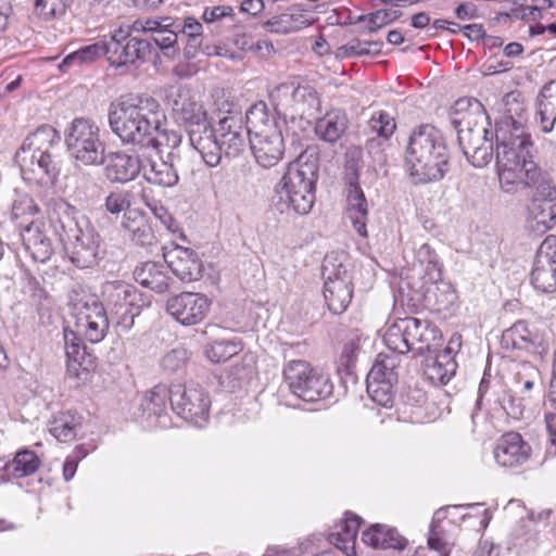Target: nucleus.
<instances>
[{"mask_svg": "<svg viewBox=\"0 0 556 556\" xmlns=\"http://www.w3.org/2000/svg\"><path fill=\"white\" fill-rule=\"evenodd\" d=\"M102 301L84 288L74 289L70 296L72 315L80 332L91 343L101 342L110 318L123 331H129L150 300L135 286L122 281H105L101 287Z\"/></svg>", "mask_w": 556, "mask_h": 556, "instance_id": "nucleus-1", "label": "nucleus"}, {"mask_svg": "<svg viewBox=\"0 0 556 556\" xmlns=\"http://www.w3.org/2000/svg\"><path fill=\"white\" fill-rule=\"evenodd\" d=\"M48 218L64 244L70 261L78 268H91L104 256L102 239L90 219L63 199L48 203Z\"/></svg>", "mask_w": 556, "mask_h": 556, "instance_id": "nucleus-2", "label": "nucleus"}, {"mask_svg": "<svg viewBox=\"0 0 556 556\" xmlns=\"http://www.w3.org/2000/svg\"><path fill=\"white\" fill-rule=\"evenodd\" d=\"M109 125L123 144L143 148L153 131L163 126L166 116L152 97L128 94L113 101L109 108Z\"/></svg>", "mask_w": 556, "mask_h": 556, "instance_id": "nucleus-3", "label": "nucleus"}, {"mask_svg": "<svg viewBox=\"0 0 556 556\" xmlns=\"http://www.w3.org/2000/svg\"><path fill=\"white\" fill-rule=\"evenodd\" d=\"M533 143L529 134L495 132L494 155L500 187L511 193L519 187H531L542 173L533 161Z\"/></svg>", "mask_w": 556, "mask_h": 556, "instance_id": "nucleus-4", "label": "nucleus"}, {"mask_svg": "<svg viewBox=\"0 0 556 556\" xmlns=\"http://www.w3.org/2000/svg\"><path fill=\"white\" fill-rule=\"evenodd\" d=\"M448 149L437 127L425 124L409 135L405 150V164L415 184L441 180L448 167Z\"/></svg>", "mask_w": 556, "mask_h": 556, "instance_id": "nucleus-5", "label": "nucleus"}, {"mask_svg": "<svg viewBox=\"0 0 556 556\" xmlns=\"http://www.w3.org/2000/svg\"><path fill=\"white\" fill-rule=\"evenodd\" d=\"M61 141L59 131L43 125L30 134L15 153V162L25 180L41 187L55 185L61 173L59 156L54 148Z\"/></svg>", "mask_w": 556, "mask_h": 556, "instance_id": "nucleus-6", "label": "nucleus"}, {"mask_svg": "<svg viewBox=\"0 0 556 556\" xmlns=\"http://www.w3.org/2000/svg\"><path fill=\"white\" fill-rule=\"evenodd\" d=\"M467 106H470L468 111L460 117H452L451 122L457 131L458 144L467 161L472 166L482 168L493 159L495 130H492L489 117L480 103L472 105L466 99L455 103L456 112Z\"/></svg>", "mask_w": 556, "mask_h": 556, "instance_id": "nucleus-7", "label": "nucleus"}, {"mask_svg": "<svg viewBox=\"0 0 556 556\" xmlns=\"http://www.w3.org/2000/svg\"><path fill=\"white\" fill-rule=\"evenodd\" d=\"M318 178L316 162H291L275 186L271 206L280 214L306 215L315 202V184Z\"/></svg>", "mask_w": 556, "mask_h": 556, "instance_id": "nucleus-8", "label": "nucleus"}, {"mask_svg": "<svg viewBox=\"0 0 556 556\" xmlns=\"http://www.w3.org/2000/svg\"><path fill=\"white\" fill-rule=\"evenodd\" d=\"M249 141L258 165L270 168L285 153V142L276 114L264 101L254 103L245 114Z\"/></svg>", "mask_w": 556, "mask_h": 556, "instance_id": "nucleus-9", "label": "nucleus"}, {"mask_svg": "<svg viewBox=\"0 0 556 556\" xmlns=\"http://www.w3.org/2000/svg\"><path fill=\"white\" fill-rule=\"evenodd\" d=\"M166 101L173 117L186 130L190 144L205 150L210 159L214 156L215 146L210 138L211 125L207 111L195 94L185 86H172L166 92Z\"/></svg>", "mask_w": 556, "mask_h": 556, "instance_id": "nucleus-10", "label": "nucleus"}, {"mask_svg": "<svg viewBox=\"0 0 556 556\" xmlns=\"http://www.w3.org/2000/svg\"><path fill=\"white\" fill-rule=\"evenodd\" d=\"M131 31V27L118 28L103 37L104 55L110 65L121 74L138 70L152 50L149 40L132 36Z\"/></svg>", "mask_w": 556, "mask_h": 556, "instance_id": "nucleus-11", "label": "nucleus"}, {"mask_svg": "<svg viewBox=\"0 0 556 556\" xmlns=\"http://www.w3.org/2000/svg\"><path fill=\"white\" fill-rule=\"evenodd\" d=\"M211 135L207 136L212 144L215 146L214 156L210 159L205 150L197 147L204 163L210 167L217 166L223 156H237L245 147L248 126H243V119L240 112L230 111L222 117L216 127L211 125Z\"/></svg>", "mask_w": 556, "mask_h": 556, "instance_id": "nucleus-12", "label": "nucleus"}, {"mask_svg": "<svg viewBox=\"0 0 556 556\" xmlns=\"http://www.w3.org/2000/svg\"><path fill=\"white\" fill-rule=\"evenodd\" d=\"M275 104L271 110L276 116H281L287 123L288 118L294 122L316 118L320 112V100L316 90L311 86H298L285 83L277 86L270 93Z\"/></svg>", "mask_w": 556, "mask_h": 556, "instance_id": "nucleus-13", "label": "nucleus"}, {"mask_svg": "<svg viewBox=\"0 0 556 556\" xmlns=\"http://www.w3.org/2000/svg\"><path fill=\"white\" fill-rule=\"evenodd\" d=\"M65 143L70 154L86 166L104 164L105 143L99 126L89 118H75L66 130Z\"/></svg>", "mask_w": 556, "mask_h": 556, "instance_id": "nucleus-14", "label": "nucleus"}, {"mask_svg": "<svg viewBox=\"0 0 556 556\" xmlns=\"http://www.w3.org/2000/svg\"><path fill=\"white\" fill-rule=\"evenodd\" d=\"M285 381L292 394L305 402H315L332 394L333 386L321 370L306 361H290L283 368Z\"/></svg>", "mask_w": 556, "mask_h": 556, "instance_id": "nucleus-15", "label": "nucleus"}, {"mask_svg": "<svg viewBox=\"0 0 556 556\" xmlns=\"http://www.w3.org/2000/svg\"><path fill=\"white\" fill-rule=\"evenodd\" d=\"M535 191L528 205L527 228L542 235L556 223V188L542 176L532 185Z\"/></svg>", "mask_w": 556, "mask_h": 556, "instance_id": "nucleus-16", "label": "nucleus"}, {"mask_svg": "<svg viewBox=\"0 0 556 556\" xmlns=\"http://www.w3.org/2000/svg\"><path fill=\"white\" fill-rule=\"evenodd\" d=\"M173 395L172 410L178 416L198 427L207 421L211 400L203 388L175 386Z\"/></svg>", "mask_w": 556, "mask_h": 556, "instance_id": "nucleus-17", "label": "nucleus"}, {"mask_svg": "<svg viewBox=\"0 0 556 556\" xmlns=\"http://www.w3.org/2000/svg\"><path fill=\"white\" fill-rule=\"evenodd\" d=\"M131 30L150 34L151 39L163 51L164 56L175 59L178 55V34L175 28V18L170 16L137 18L131 24Z\"/></svg>", "mask_w": 556, "mask_h": 556, "instance_id": "nucleus-18", "label": "nucleus"}, {"mask_svg": "<svg viewBox=\"0 0 556 556\" xmlns=\"http://www.w3.org/2000/svg\"><path fill=\"white\" fill-rule=\"evenodd\" d=\"M532 286L542 292L556 291V236H547L540 244L531 270Z\"/></svg>", "mask_w": 556, "mask_h": 556, "instance_id": "nucleus-19", "label": "nucleus"}, {"mask_svg": "<svg viewBox=\"0 0 556 556\" xmlns=\"http://www.w3.org/2000/svg\"><path fill=\"white\" fill-rule=\"evenodd\" d=\"M211 301L197 292H181L167 300L166 311L184 326L201 323L210 312Z\"/></svg>", "mask_w": 556, "mask_h": 556, "instance_id": "nucleus-20", "label": "nucleus"}, {"mask_svg": "<svg viewBox=\"0 0 556 556\" xmlns=\"http://www.w3.org/2000/svg\"><path fill=\"white\" fill-rule=\"evenodd\" d=\"M358 178V168L354 164L346 165V216L357 233L367 237L368 204Z\"/></svg>", "mask_w": 556, "mask_h": 556, "instance_id": "nucleus-21", "label": "nucleus"}, {"mask_svg": "<svg viewBox=\"0 0 556 556\" xmlns=\"http://www.w3.org/2000/svg\"><path fill=\"white\" fill-rule=\"evenodd\" d=\"M404 323L407 345H409L408 352L422 355L440 344L442 340L441 331L429 320L406 317Z\"/></svg>", "mask_w": 556, "mask_h": 556, "instance_id": "nucleus-22", "label": "nucleus"}, {"mask_svg": "<svg viewBox=\"0 0 556 556\" xmlns=\"http://www.w3.org/2000/svg\"><path fill=\"white\" fill-rule=\"evenodd\" d=\"M164 260L173 274L184 282L195 281L202 276V262L192 249L174 245L165 250Z\"/></svg>", "mask_w": 556, "mask_h": 556, "instance_id": "nucleus-23", "label": "nucleus"}, {"mask_svg": "<svg viewBox=\"0 0 556 556\" xmlns=\"http://www.w3.org/2000/svg\"><path fill=\"white\" fill-rule=\"evenodd\" d=\"M528 113L520 92L513 91L503 98V115L496 122L495 132L528 134Z\"/></svg>", "mask_w": 556, "mask_h": 556, "instance_id": "nucleus-24", "label": "nucleus"}, {"mask_svg": "<svg viewBox=\"0 0 556 556\" xmlns=\"http://www.w3.org/2000/svg\"><path fill=\"white\" fill-rule=\"evenodd\" d=\"M531 455L530 445L517 432L502 435L494 448V458L502 467H518L523 465Z\"/></svg>", "mask_w": 556, "mask_h": 556, "instance_id": "nucleus-25", "label": "nucleus"}, {"mask_svg": "<svg viewBox=\"0 0 556 556\" xmlns=\"http://www.w3.org/2000/svg\"><path fill=\"white\" fill-rule=\"evenodd\" d=\"M104 173L111 182L126 184L134 180L144 165L138 155H130L125 152H111L104 155Z\"/></svg>", "mask_w": 556, "mask_h": 556, "instance_id": "nucleus-26", "label": "nucleus"}, {"mask_svg": "<svg viewBox=\"0 0 556 556\" xmlns=\"http://www.w3.org/2000/svg\"><path fill=\"white\" fill-rule=\"evenodd\" d=\"M173 389L165 384H157L153 389L146 392L141 402V408L148 419L154 418V425L167 427L166 421L168 403L172 404Z\"/></svg>", "mask_w": 556, "mask_h": 556, "instance_id": "nucleus-27", "label": "nucleus"}, {"mask_svg": "<svg viewBox=\"0 0 556 556\" xmlns=\"http://www.w3.org/2000/svg\"><path fill=\"white\" fill-rule=\"evenodd\" d=\"M362 540L365 544L380 549L403 551L407 545V540L396 529L381 523L372 525L365 530Z\"/></svg>", "mask_w": 556, "mask_h": 556, "instance_id": "nucleus-28", "label": "nucleus"}, {"mask_svg": "<svg viewBox=\"0 0 556 556\" xmlns=\"http://www.w3.org/2000/svg\"><path fill=\"white\" fill-rule=\"evenodd\" d=\"M23 249L34 262L46 263L54 253L51 239L29 223L22 235Z\"/></svg>", "mask_w": 556, "mask_h": 556, "instance_id": "nucleus-29", "label": "nucleus"}, {"mask_svg": "<svg viewBox=\"0 0 556 556\" xmlns=\"http://www.w3.org/2000/svg\"><path fill=\"white\" fill-rule=\"evenodd\" d=\"M135 280L144 288L157 293L168 289L169 277L165 267L156 262H144L136 266L134 270Z\"/></svg>", "mask_w": 556, "mask_h": 556, "instance_id": "nucleus-30", "label": "nucleus"}, {"mask_svg": "<svg viewBox=\"0 0 556 556\" xmlns=\"http://www.w3.org/2000/svg\"><path fill=\"white\" fill-rule=\"evenodd\" d=\"M313 21L300 9L293 8L289 11L275 15L263 23L264 29L274 34H288L299 31L309 26Z\"/></svg>", "mask_w": 556, "mask_h": 556, "instance_id": "nucleus-31", "label": "nucleus"}, {"mask_svg": "<svg viewBox=\"0 0 556 556\" xmlns=\"http://www.w3.org/2000/svg\"><path fill=\"white\" fill-rule=\"evenodd\" d=\"M353 295L352 280H330L324 283V298L333 314H342L349 307Z\"/></svg>", "mask_w": 556, "mask_h": 556, "instance_id": "nucleus-32", "label": "nucleus"}, {"mask_svg": "<svg viewBox=\"0 0 556 556\" xmlns=\"http://www.w3.org/2000/svg\"><path fill=\"white\" fill-rule=\"evenodd\" d=\"M457 364L448 352H440L428 358L424 366V374L434 384H446L455 375Z\"/></svg>", "mask_w": 556, "mask_h": 556, "instance_id": "nucleus-33", "label": "nucleus"}, {"mask_svg": "<svg viewBox=\"0 0 556 556\" xmlns=\"http://www.w3.org/2000/svg\"><path fill=\"white\" fill-rule=\"evenodd\" d=\"M177 34L187 37L184 48V56L187 60H193L202 48L203 25L193 16L184 17L182 21L175 20Z\"/></svg>", "mask_w": 556, "mask_h": 556, "instance_id": "nucleus-34", "label": "nucleus"}, {"mask_svg": "<svg viewBox=\"0 0 556 556\" xmlns=\"http://www.w3.org/2000/svg\"><path fill=\"white\" fill-rule=\"evenodd\" d=\"M348 123L346 114L340 110H334L317 119L315 132L321 140L334 143L345 132Z\"/></svg>", "mask_w": 556, "mask_h": 556, "instance_id": "nucleus-35", "label": "nucleus"}, {"mask_svg": "<svg viewBox=\"0 0 556 556\" xmlns=\"http://www.w3.org/2000/svg\"><path fill=\"white\" fill-rule=\"evenodd\" d=\"M538 116L542 131L551 132L556 123V79L542 87L538 97Z\"/></svg>", "mask_w": 556, "mask_h": 556, "instance_id": "nucleus-36", "label": "nucleus"}, {"mask_svg": "<svg viewBox=\"0 0 556 556\" xmlns=\"http://www.w3.org/2000/svg\"><path fill=\"white\" fill-rule=\"evenodd\" d=\"M427 402L426 392L416 387H408L402 394V407L400 408L404 421L420 424L424 421L421 407Z\"/></svg>", "mask_w": 556, "mask_h": 556, "instance_id": "nucleus-37", "label": "nucleus"}, {"mask_svg": "<svg viewBox=\"0 0 556 556\" xmlns=\"http://www.w3.org/2000/svg\"><path fill=\"white\" fill-rule=\"evenodd\" d=\"M535 337L523 320L515 323L502 333L501 345L506 350H528L534 344Z\"/></svg>", "mask_w": 556, "mask_h": 556, "instance_id": "nucleus-38", "label": "nucleus"}, {"mask_svg": "<svg viewBox=\"0 0 556 556\" xmlns=\"http://www.w3.org/2000/svg\"><path fill=\"white\" fill-rule=\"evenodd\" d=\"M359 527L361 518L346 513L344 520L336 527L337 530L329 534V542L340 549H348L354 545Z\"/></svg>", "mask_w": 556, "mask_h": 556, "instance_id": "nucleus-39", "label": "nucleus"}, {"mask_svg": "<svg viewBox=\"0 0 556 556\" xmlns=\"http://www.w3.org/2000/svg\"><path fill=\"white\" fill-rule=\"evenodd\" d=\"M400 364V355L379 353L367 375V378L382 382H397V368Z\"/></svg>", "mask_w": 556, "mask_h": 556, "instance_id": "nucleus-40", "label": "nucleus"}, {"mask_svg": "<svg viewBox=\"0 0 556 556\" xmlns=\"http://www.w3.org/2000/svg\"><path fill=\"white\" fill-rule=\"evenodd\" d=\"M102 55H104L103 38L98 42L85 46L66 55L59 64V68L62 72H68L74 67L90 64Z\"/></svg>", "mask_w": 556, "mask_h": 556, "instance_id": "nucleus-41", "label": "nucleus"}, {"mask_svg": "<svg viewBox=\"0 0 556 556\" xmlns=\"http://www.w3.org/2000/svg\"><path fill=\"white\" fill-rule=\"evenodd\" d=\"M144 178L148 182L161 187H174L178 180V170L170 161L160 160L159 162L150 161V168L143 169Z\"/></svg>", "mask_w": 556, "mask_h": 556, "instance_id": "nucleus-42", "label": "nucleus"}, {"mask_svg": "<svg viewBox=\"0 0 556 556\" xmlns=\"http://www.w3.org/2000/svg\"><path fill=\"white\" fill-rule=\"evenodd\" d=\"M40 466L37 454L30 450L17 452L12 462L7 464L5 470L14 478H23L35 473Z\"/></svg>", "mask_w": 556, "mask_h": 556, "instance_id": "nucleus-43", "label": "nucleus"}, {"mask_svg": "<svg viewBox=\"0 0 556 556\" xmlns=\"http://www.w3.org/2000/svg\"><path fill=\"white\" fill-rule=\"evenodd\" d=\"M417 262L425 267V277L429 282H438L442 278L443 264L434 249L422 243L416 251Z\"/></svg>", "mask_w": 556, "mask_h": 556, "instance_id": "nucleus-44", "label": "nucleus"}, {"mask_svg": "<svg viewBox=\"0 0 556 556\" xmlns=\"http://www.w3.org/2000/svg\"><path fill=\"white\" fill-rule=\"evenodd\" d=\"M445 518L444 510L439 509L432 519L428 533V545L430 549L438 552L437 556H451L452 545L446 539L444 530L440 525L441 519Z\"/></svg>", "mask_w": 556, "mask_h": 556, "instance_id": "nucleus-45", "label": "nucleus"}, {"mask_svg": "<svg viewBox=\"0 0 556 556\" xmlns=\"http://www.w3.org/2000/svg\"><path fill=\"white\" fill-rule=\"evenodd\" d=\"M181 143V136L175 130L163 129L162 126L153 131L146 141L143 148L152 149L161 155L165 150H174Z\"/></svg>", "mask_w": 556, "mask_h": 556, "instance_id": "nucleus-46", "label": "nucleus"}, {"mask_svg": "<svg viewBox=\"0 0 556 556\" xmlns=\"http://www.w3.org/2000/svg\"><path fill=\"white\" fill-rule=\"evenodd\" d=\"M78 418L70 413H61L51 422L50 433L60 442H68L76 437Z\"/></svg>", "mask_w": 556, "mask_h": 556, "instance_id": "nucleus-47", "label": "nucleus"}, {"mask_svg": "<svg viewBox=\"0 0 556 556\" xmlns=\"http://www.w3.org/2000/svg\"><path fill=\"white\" fill-rule=\"evenodd\" d=\"M404 324V318L395 320L388 326L383 334V342L393 352L392 354L401 355L408 353L409 345H407Z\"/></svg>", "mask_w": 556, "mask_h": 556, "instance_id": "nucleus-48", "label": "nucleus"}, {"mask_svg": "<svg viewBox=\"0 0 556 556\" xmlns=\"http://www.w3.org/2000/svg\"><path fill=\"white\" fill-rule=\"evenodd\" d=\"M241 351L239 342L233 340L215 341L205 348V356L212 363H223Z\"/></svg>", "mask_w": 556, "mask_h": 556, "instance_id": "nucleus-49", "label": "nucleus"}, {"mask_svg": "<svg viewBox=\"0 0 556 556\" xmlns=\"http://www.w3.org/2000/svg\"><path fill=\"white\" fill-rule=\"evenodd\" d=\"M349 265L337 254H328L324 258L321 273L325 281L330 280H352L349 273Z\"/></svg>", "mask_w": 556, "mask_h": 556, "instance_id": "nucleus-50", "label": "nucleus"}, {"mask_svg": "<svg viewBox=\"0 0 556 556\" xmlns=\"http://www.w3.org/2000/svg\"><path fill=\"white\" fill-rule=\"evenodd\" d=\"M76 328H78L76 326ZM80 336L85 334L77 329L76 331L71 329H64V348L65 354L70 361L83 365L87 357L86 346L83 344Z\"/></svg>", "mask_w": 556, "mask_h": 556, "instance_id": "nucleus-51", "label": "nucleus"}, {"mask_svg": "<svg viewBox=\"0 0 556 556\" xmlns=\"http://www.w3.org/2000/svg\"><path fill=\"white\" fill-rule=\"evenodd\" d=\"M395 383L396 382H382L367 378V393L374 402L381 406L388 407L393 403V388Z\"/></svg>", "mask_w": 556, "mask_h": 556, "instance_id": "nucleus-52", "label": "nucleus"}, {"mask_svg": "<svg viewBox=\"0 0 556 556\" xmlns=\"http://www.w3.org/2000/svg\"><path fill=\"white\" fill-rule=\"evenodd\" d=\"M132 200V192L128 190H115L110 192L104 199V208L111 215L116 217L121 213H126L130 210Z\"/></svg>", "mask_w": 556, "mask_h": 556, "instance_id": "nucleus-53", "label": "nucleus"}, {"mask_svg": "<svg viewBox=\"0 0 556 556\" xmlns=\"http://www.w3.org/2000/svg\"><path fill=\"white\" fill-rule=\"evenodd\" d=\"M368 126L371 132L383 139H389L396 129L395 119L384 111L375 112L368 122Z\"/></svg>", "mask_w": 556, "mask_h": 556, "instance_id": "nucleus-54", "label": "nucleus"}, {"mask_svg": "<svg viewBox=\"0 0 556 556\" xmlns=\"http://www.w3.org/2000/svg\"><path fill=\"white\" fill-rule=\"evenodd\" d=\"M39 207L38 205L36 204V202L34 201V199H31L30 197L28 195H23L18 200L14 201L13 205H12V218L15 219V220H21L20 222V225L23 226L25 225V228L27 227V225L29 224V222L27 220V217H33L35 215H37L39 213ZM30 223L33 224V222L30 220Z\"/></svg>", "mask_w": 556, "mask_h": 556, "instance_id": "nucleus-55", "label": "nucleus"}, {"mask_svg": "<svg viewBox=\"0 0 556 556\" xmlns=\"http://www.w3.org/2000/svg\"><path fill=\"white\" fill-rule=\"evenodd\" d=\"M72 0H36L35 11L39 17L49 21L62 16Z\"/></svg>", "mask_w": 556, "mask_h": 556, "instance_id": "nucleus-56", "label": "nucleus"}, {"mask_svg": "<svg viewBox=\"0 0 556 556\" xmlns=\"http://www.w3.org/2000/svg\"><path fill=\"white\" fill-rule=\"evenodd\" d=\"M188 359L189 354L187 349L178 346L163 356L161 367L168 374L178 372L185 367Z\"/></svg>", "mask_w": 556, "mask_h": 556, "instance_id": "nucleus-57", "label": "nucleus"}, {"mask_svg": "<svg viewBox=\"0 0 556 556\" xmlns=\"http://www.w3.org/2000/svg\"><path fill=\"white\" fill-rule=\"evenodd\" d=\"M381 42L378 41H362L359 39H353L342 47L345 55H369L378 54L381 50Z\"/></svg>", "mask_w": 556, "mask_h": 556, "instance_id": "nucleus-58", "label": "nucleus"}, {"mask_svg": "<svg viewBox=\"0 0 556 556\" xmlns=\"http://www.w3.org/2000/svg\"><path fill=\"white\" fill-rule=\"evenodd\" d=\"M402 15V12L399 10H377L367 15L370 30H376L378 28L383 27L394 21H396Z\"/></svg>", "mask_w": 556, "mask_h": 556, "instance_id": "nucleus-59", "label": "nucleus"}, {"mask_svg": "<svg viewBox=\"0 0 556 556\" xmlns=\"http://www.w3.org/2000/svg\"><path fill=\"white\" fill-rule=\"evenodd\" d=\"M233 15V8L229 5H216L213 8H206L202 14V18L205 23H214L223 17Z\"/></svg>", "mask_w": 556, "mask_h": 556, "instance_id": "nucleus-60", "label": "nucleus"}, {"mask_svg": "<svg viewBox=\"0 0 556 556\" xmlns=\"http://www.w3.org/2000/svg\"><path fill=\"white\" fill-rule=\"evenodd\" d=\"M81 447H77L75 453L76 456H68L63 464V478L65 481H70L77 470L78 462L84 458L87 453L81 451Z\"/></svg>", "mask_w": 556, "mask_h": 556, "instance_id": "nucleus-61", "label": "nucleus"}, {"mask_svg": "<svg viewBox=\"0 0 556 556\" xmlns=\"http://www.w3.org/2000/svg\"><path fill=\"white\" fill-rule=\"evenodd\" d=\"M141 227L136 228L134 232L130 233L131 240L139 245H148L152 243L153 233L152 229L147 223V220H139Z\"/></svg>", "mask_w": 556, "mask_h": 556, "instance_id": "nucleus-62", "label": "nucleus"}, {"mask_svg": "<svg viewBox=\"0 0 556 556\" xmlns=\"http://www.w3.org/2000/svg\"><path fill=\"white\" fill-rule=\"evenodd\" d=\"M359 349L361 348L358 339H351L349 342H346L343 346V351L340 358L342 365L349 368L356 359Z\"/></svg>", "mask_w": 556, "mask_h": 556, "instance_id": "nucleus-63", "label": "nucleus"}, {"mask_svg": "<svg viewBox=\"0 0 556 556\" xmlns=\"http://www.w3.org/2000/svg\"><path fill=\"white\" fill-rule=\"evenodd\" d=\"M139 220H146L144 216L138 210H131L124 214L122 225L130 235L136 230V228L141 227Z\"/></svg>", "mask_w": 556, "mask_h": 556, "instance_id": "nucleus-64", "label": "nucleus"}]
</instances>
